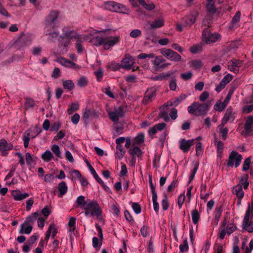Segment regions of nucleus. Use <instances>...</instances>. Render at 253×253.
Segmentation results:
<instances>
[{"instance_id":"obj_1","label":"nucleus","mask_w":253,"mask_h":253,"mask_svg":"<svg viewBox=\"0 0 253 253\" xmlns=\"http://www.w3.org/2000/svg\"><path fill=\"white\" fill-rule=\"evenodd\" d=\"M210 106L211 103L210 102L200 103L194 102L191 106L188 107L187 109L190 114H194L198 116H204L207 114Z\"/></svg>"},{"instance_id":"obj_2","label":"nucleus","mask_w":253,"mask_h":253,"mask_svg":"<svg viewBox=\"0 0 253 253\" xmlns=\"http://www.w3.org/2000/svg\"><path fill=\"white\" fill-rule=\"evenodd\" d=\"M84 209L86 216L88 215L92 217L96 216L98 219L101 217L102 211L97 202L94 201L90 202L85 205Z\"/></svg>"},{"instance_id":"obj_3","label":"nucleus","mask_w":253,"mask_h":253,"mask_svg":"<svg viewBox=\"0 0 253 253\" xmlns=\"http://www.w3.org/2000/svg\"><path fill=\"white\" fill-rule=\"evenodd\" d=\"M104 7L106 9L112 12H120L128 14L129 10L124 5L113 1H108L104 3Z\"/></svg>"},{"instance_id":"obj_4","label":"nucleus","mask_w":253,"mask_h":253,"mask_svg":"<svg viewBox=\"0 0 253 253\" xmlns=\"http://www.w3.org/2000/svg\"><path fill=\"white\" fill-rule=\"evenodd\" d=\"M242 158L241 154L235 151H232L228 158L227 166L228 167L235 166L236 168H237L240 165Z\"/></svg>"},{"instance_id":"obj_5","label":"nucleus","mask_w":253,"mask_h":253,"mask_svg":"<svg viewBox=\"0 0 253 253\" xmlns=\"http://www.w3.org/2000/svg\"><path fill=\"white\" fill-rule=\"evenodd\" d=\"M253 132V117L249 116L245 120L244 129L242 131L241 134L245 137L252 135Z\"/></svg>"},{"instance_id":"obj_6","label":"nucleus","mask_w":253,"mask_h":253,"mask_svg":"<svg viewBox=\"0 0 253 253\" xmlns=\"http://www.w3.org/2000/svg\"><path fill=\"white\" fill-rule=\"evenodd\" d=\"M161 54L169 60L177 62L181 59V56L171 49H163L161 50Z\"/></svg>"},{"instance_id":"obj_7","label":"nucleus","mask_w":253,"mask_h":253,"mask_svg":"<svg viewBox=\"0 0 253 253\" xmlns=\"http://www.w3.org/2000/svg\"><path fill=\"white\" fill-rule=\"evenodd\" d=\"M199 15V13L197 10L194 9L192 10L189 15L186 16L183 18L184 27H190L195 23L196 19Z\"/></svg>"},{"instance_id":"obj_8","label":"nucleus","mask_w":253,"mask_h":253,"mask_svg":"<svg viewBox=\"0 0 253 253\" xmlns=\"http://www.w3.org/2000/svg\"><path fill=\"white\" fill-rule=\"evenodd\" d=\"M110 119L114 122L119 121L120 117H123L124 115V111L123 107L119 106L115 108L114 111H111L108 113Z\"/></svg>"},{"instance_id":"obj_9","label":"nucleus","mask_w":253,"mask_h":253,"mask_svg":"<svg viewBox=\"0 0 253 253\" xmlns=\"http://www.w3.org/2000/svg\"><path fill=\"white\" fill-rule=\"evenodd\" d=\"M99 114V112L94 109L86 108L84 112L82 119L85 124H87L89 120L98 117Z\"/></svg>"},{"instance_id":"obj_10","label":"nucleus","mask_w":253,"mask_h":253,"mask_svg":"<svg viewBox=\"0 0 253 253\" xmlns=\"http://www.w3.org/2000/svg\"><path fill=\"white\" fill-rule=\"evenodd\" d=\"M243 65V61L238 59H232L228 62V69L235 73H238L239 68Z\"/></svg>"},{"instance_id":"obj_11","label":"nucleus","mask_w":253,"mask_h":253,"mask_svg":"<svg viewBox=\"0 0 253 253\" xmlns=\"http://www.w3.org/2000/svg\"><path fill=\"white\" fill-rule=\"evenodd\" d=\"M235 119V113L233 111L231 107H228L224 114L221 123L223 125H226L228 121L233 122Z\"/></svg>"},{"instance_id":"obj_12","label":"nucleus","mask_w":253,"mask_h":253,"mask_svg":"<svg viewBox=\"0 0 253 253\" xmlns=\"http://www.w3.org/2000/svg\"><path fill=\"white\" fill-rule=\"evenodd\" d=\"M195 143V139L186 140L185 139H181L179 140V148L184 153H187L190 149V147Z\"/></svg>"},{"instance_id":"obj_13","label":"nucleus","mask_w":253,"mask_h":253,"mask_svg":"<svg viewBox=\"0 0 253 253\" xmlns=\"http://www.w3.org/2000/svg\"><path fill=\"white\" fill-rule=\"evenodd\" d=\"M105 42L104 45V48L105 50L109 49L111 47L114 46L120 41L119 36L116 37H108L105 38Z\"/></svg>"},{"instance_id":"obj_14","label":"nucleus","mask_w":253,"mask_h":253,"mask_svg":"<svg viewBox=\"0 0 253 253\" xmlns=\"http://www.w3.org/2000/svg\"><path fill=\"white\" fill-rule=\"evenodd\" d=\"M59 12L57 10H52L47 15L45 19V26L46 27L51 26L57 19Z\"/></svg>"},{"instance_id":"obj_15","label":"nucleus","mask_w":253,"mask_h":253,"mask_svg":"<svg viewBox=\"0 0 253 253\" xmlns=\"http://www.w3.org/2000/svg\"><path fill=\"white\" fill-rule=\"evenodd\" d=\"M241 12L238 11L236 12L235 15L232 18L230 25H229L228 28L230 30H234L235 29L240 26V21L241 17Z\"/></svg>"},{"instance_id":"obj_16","label":"nucleus","mask_w":253,"mask_h":253,"mask_svg":"<svg viewBox=\"0 0 253 253\" xmlns=\"http://www.w3.org/2000/svg\"><path fill=\"white\" fill-rule=\"evenodd\" d=\"M134 63V61L132 57L129 55H126L122 61L121 66L124 69L129 70L132 68Z\"/></svg>"},{"instance_id":"obj_17","label":"nucleus","mask_w":253,"mask_h":253,"mask_svg":"<svg viewBox=\"0 0 253 253\" xmlns=\"http://www.w3.org/2000/svg\"><path fill=\"white\" fill-rule=\"evenodd\" d=\"M156 96L155 90L153 89H148L145 92V96L143 99V103L145 105L147 104L149 102H151L154 98Z\"/></svg>"},{"instance_id":"obj_18","label":"nucleus","mask_w":253,"mask_h":253,"mask_svg":"<svg viewBox=\"0 0 253 253\" xmlns=\"http://www.w3.org/2000/svg\"><path fill=\"white\" fill-rule=\"evenodd\" d=\"M12 148L13 145L11 143H8L4 139L0 140V150L2 151V155H5L6 154L5 152L12 149Z\"/></svg>"},{"instance_id":"obj_19","label":"nucleus","mask_w":253,"mask_h":253,"mask_svg":"<svg viewBox=\"0 0 253 253\" xmlns=\"http://www.w3.org/2000/svg\"><path fill=\"white\" fill-rule=\"evenodd\" d=\"M233 193L235 194L238 198L241 201L244 196V192L243 190L241 184H238L233 187ZM241 201L239 202L240 204Z\"/></svg>"},{"instance_id":"obj_20","label":"nucleus","mask_w":253,"mask_h":253,"mask_svg":"<svg viewBox=\"0 0 253 253\" xmlns=\"http://www.w3.org/2000/svg\"><path fill=\"white\" fill-rule=\"evenodd\" d=\"M11 195L13 197L14 199L17 201L22 200L29 196L28 194H22L20 191L18 190L12 191L11 192Z\"/></svg>"},{"instance_id":"obj_21","label":"nucleus","mask_w":253,"mask_h":253,"mask_svg":"<svg viewBox=\"0 0 253 253\" xmlns=\"http://www.w3.org/2000/svg\"><path fill=\"white\" fill-rule=\"evenodd\" d=\"M25 37H20L13 44V46L16 49L20 48L26 44V39Z\"/></svg>"},{"instance_id":"obj_22","label":"nucleus","mask_w":253,"mask_h":253,"mask_svg":"<svg viewBox=\"0 0 253 253\" xmlns=\"http://www.w3.org/2000/svg\"><path fill=\"white\" fill-rule=\"evenodd\" d=\"M105 41V38H102L100 36H97L90 40V42L93 45L97 46L102 44H103L104 45Z\"/></svg>"},{"instance_id":"obj_23","label":"nucleus","mask_w":253,"mask_h":253,"mask_svg":"<svg viewBox=\"0 0 253 253\" xmlns=\"http://www.w3.org/2000/svg\"><path fill=\"white\" fill-rule=\"evenodd\" d=\"M132 148H130L129 150V153L133 158L134 156H136L139 157L141 156L142 152L141 149L138 147V146H133Z\"/></svg>"},{"instance_id":"obj_24","label":"nucleus","mask_w":253,"mask_h":253,"mask_svg":"<svg viewBox=\"0 0 253 253\" xmlns=\"http://www.w3.org/2000/svg\"><path fill=\"white\" fill-rule=\"evenodd\" d=\"M225 125H223L221 123L218 126L217 128L219 130V132L221 134L222 138L223 140H225L227 137V133L228 129L227 127H224Z\"/></svg>"},{"instance_id":"obj_25","label":"nucleus","mask_w":253,"mask_h":253,"mask_svg":"<svg viewBox=\"0 0 253 253\" xmlns=\"http://www.w3.org/2000/svg\"><path fill=\"white\" fill-rule=\"evenodd\" d=\"M58 189L59 191V197H62V196L64 194H65L67 191V185L64 181H62L59 183L58 186Z\"/></svg>"},{"instance_id":"obj_26","label":"nucleus","mask_w":253,"mask_h":253,"mask_svg":"<svg viewBox=\"0 0 253 253\" xmlns=\"http://www.w3.org/2000/svg\"><path fill=\"white\" fill-rule=\"evenodd\" d=\"M144 135L143 133H140L137 135L136 137L133 140L132 142V146H138L141 143L144 142Z\"/></svg>"},{"instance_id":"obj_27","label":"nucleus","mask_w":253,"mask_h":253,"mask_svg":"<svg viewBox=\"0 0 253 253\" xmlns=\"http://www.w3.org/2000/svg\"><path fill=\"white\" fill-rule=\"evenodd\" d=\"M164 22L163 19H158L154 20L150 24V28L151 29L159 28L163 26Z\"/></svg>"},{"instance_id":"obj_28","label":"nucleus","mask_w":253,"mask_h":253,"mask_svg":"<svg viewBox=\"0 0 253 253\" xmlns=\"http://www.w3.org/2000/svg\"><path fill=\"white\" fill-rule=\"evenodd\" d=\"M116 157L120 160L122 159L126 153V151L124 149L123 146L121 145H117L116 147Z\"/></svg>"},{"instance_id":"obj_29","label":"nucleus","mask_w":253,"mask_h":253,"mask_svg":"<svg viewBox=\"0 0 253 253\" xmlns=\"http://www.w3.org/2000/svg\"><path fill=\"white\" fill-rule=\"evenodd\" d=\"M32 226L31 225H26L24 223H23L20 226V229L19 232L20 234L25 233L26 234H29L32 230Z\"/></svg>"},{"instance_id":"obj_30","label":"nucleus","mask_w":253,"mask_h":253,"mask_svg":"<svg viewBox=\"0 0 253 253\" xmlns=\"http://www.w3.org/2000/svg\"><path fill=\"white\" fill-rule=\"evenodd\" d=\"M86 163L88 167L89 168L91 173L93 174L94 178L97 180V181L99 183H102V179L99 177L98 175L96 172L95 169L93 168V167L91 166V165L89 163V162L87 161H86Z\"/></svg>"},{"instance_id":"obj_31","label":"nucleus","mask_w":253,"mask_h":253,"mask_svg":"<svg viewBox=\"0 0 253 253\" xmlns=\"http://www.w3.org/2000/svg\"><path fill=\"white\" fill-rule=\"evenodd\" d=\"M242 227L244 229L246 230L249 232H253V221H249L245 222H243Z\"/></svg>"},{"instance_id":"obj_32","label":"nucleus","mask_w":253,"mask_h":253,"mask_svg":"<svg viewBox=\"0 0 253 253\" xmlns=\"http://www.w3.org/2000/svg\"><path fill=\"white\" fill-rule=\"evenodd\" d=\"M191 216L193 223L194 224H197L200 218V213H199L197 210L195 209L192 211Z\"/></svg>"},{"instance_id":"obj_33","label":"nucleus","mask_w":253,"mask_h":253,"mask_svg":"<svg viewBox=\"0 0 253 253\" xmlns=\"http://www.w3.org/2000/svg\"><path fill=\"white\" fill-rule=\"evenodd\" d=\"M53 157V154L49 150H46L45 151L44 153H43L42 156V159L44 162H49L52 158Z\"/></svg>"},{"instance_id":"obj_34","label":"nucleus","mask_w":253,"mask_h":253,"mask_svg":"<svg viewBox=\"0 0 253 253\" xmlns=\"http://www.w3.org/2000/svg\"><path fill=\"white\" fill-rule=\"evenodd\" d=\"M63 86L64 88L69 90H72L74 88L75 85L72 81L68 80L63 82Z\"/></svg>"},{"instance_id":"obj_35","label":"nucleus","mask_w":253,"mask_h":253,"mask_svg":"<svg viewBox=\"0 0 253 253\" xmlns=\"http://www.w3.org/2000/svg\"><path fill=\"white\" fill-rule=\"evenodd\" d=\"M220 38V35L218 34H210V36H209L207 39L206 40L205 42L207 44H209L211 43H213L215 42L217 39H218Z\"/></svg>"},{"instance_id":"obj_36","label":"nucleus","mask_w":253,"mask_h":253,"mask_svg":"<svg viewBox=\"0 0 253 253\" xmlns=\"http://www.w3.org/2000/svg\"><path fill=\"white\" fill-rule=\"evenodd\" d=\"M25 108L28 110L29 108H32L36 105L35 101L31 98L26 97L25 98Z\"/></svg>"},{"instance_id":"obj_37","label":"nucleus","mask_w":253,"mask_h":253,"mask_svg":"<svg viewBox=\"0 0 253 253\" xmlns=\"http://www.w3.org/2000/svg\"><path fill=\"white\" fill-rule=\"evenodd\" d=\"M215 143L216 144V146H217V154L219 157H221V154L223 152V148H224L223 143L220 141H217L216 139H215Z\"/></svg>"},{"instance_id":"obj_38","label":"nucleus","mask_w":253,"mask_h":253,"mask_svg":"<svg viewBox=\"0 0 253 253\" xmlns=\"http://www.w3.org/2000/svg\"><path fill=\"white\" fill-rule=\"evenodd\" d=\"M225 107L226 106L223 104V103L220 100L217 101L214 105V110L219 112L222 111Z\"/></svg>"},{"instance_id":"obj_39","label":"nucleus","mask_w":253,"mask_h":253,"mask_svg":"<svg viewBox=\"0 0 253 253\" xmlns=\"http://www.w3.org/2000/svg\"><path fill=\"white\" fill-rule=\"evenodd\" d=\"M202 50V44H196L191 47L190 51L194 54H196Z\"/></svg>"},{"instance_id":"obj_40","label":"nucleus","mask_w":253,"mask_h":253,"mask_svg":"<svg viewBox=\"0 0 253 253\" xmlns=\"http://www.w3.org/2000/svg\"><path fill=\"white\" fill-rule=\"evenodd\" d=\"M51 150L57 158H61V152L58 145H53Z\"/></svg>"},{"instance_id":"obj_41","label":"nucleus","mask_w":253,"mask_h":253,"mask_svg":"<svg viewBox=\"0 0 253 253\" xmlns=\"http://www.w3.org/2000/svg\"><path fill=\"white\" fill-rule=\"evenodd\" d=\"M222 212V207H220L219 208H216L215 211V224L217 225L219 218L221 215V213Z\"/></svg>"},{"instance_id":"obj_42","label":"nucleus","mask_w":253,"mask_h":253,"mask_svg":"<svg viewBox=\"0 0 253 253\" xmlns=\"http://www.w3.org/2000/svg\"><path fill=\"white\" fill-rule=\"evenodd\" d=\"M87 84V79L84 76L80 77L77 82L78 85L81 87L86 86Z\"/></svg>"},{"instance_id":"obj_43","label":"nucleus","mask_w":253,"mask_h":253,"mask_svg":"<svg viewBox=\"0 0 253 253\" xmlns=\"http://www.w3.org/2000/svg\"><path fill=\"white\" fill-rule=\"evenodd\" d=\"M75 38L77 39V42L76 44L77 51L79 53H82L83 50V48L81 44L82 41L81 40V39L79 37V36L78 35L75 37Z\"/></svg>"},{"instance_id":"obj_44","label":"nucleus","mask_w":253,"mask_h":253,"mask_svg":"<svg viewBox=\"0 0 253 253\" xmlns=\"http://www.w3.org/2000/svg\"><path fill=\"white\" fill-rule=\"evenodd\" d=\"M253 217V211H250V210L247 209L245 215L244 217L243 221V222H245L247 221H250V219H251Z\"/></svg>"},{"instance_id":"obj_45","label":"nucleus","mask_w":253,"mask_h":253,"mask_svg":"<svg viewBox=\"0 0 253 253\" xmlns=\"http://www.w3.org/2000/svg\"><path fill=\"white\" fill-rule=\"evenodd\" d=\"M76 223V218L73 217L70 218L69 221L68 222V226L70 227L69 231L74 232L75 229V224Z\"/></svg>"},{"instance_id":"obj_46","label":"nucleus","mask_w":253,"mask_h":253,"mask_svg":"<svg viewBox=\"0 0 253 253\" xmlns=\"http://www.w3.org/2000/svg\"><path fill=\"white\" fill-rule=\"evenodd\" d=\"M207 10L208 12L211 14H213L216 12L217 9L213 4L209 2L207 4Z\"/></svg>"},{"instance_id":"obj_47","label":"nucleus","mask_w":253,"mask_h":253,"mask_svg":"<svg viewBox=\"0 0 253 253\" xmlns=\"http://www.w3.org/2000/svg\"><path fill=\"white\" fill-rule=\"evenodd\" d=\"M165 59L161 56H156L155 60L153 61V64L156 66V67L159 66L161 64L165 62Z\"/></svg>"},{"instance_id":"obj_48","label":"nucleus","mask_w":253,"mask_h":253,"mask_svg":"<svg viewBox=\"0 0 253 253\" xmlns=\"http://www.w3.org/2000/svg\"><path fill=\"white\" fill-rule=\"evenodd\" d=\"M79 109V104L78 103H72L70 107L67 110L69 115L72 114L74 111H77Z\"/></svg>"},{"instance_id":"obj_49","label":"nucleus","mask_w":253,"mask_h":253,"mask_svg":"<svg viewBox=\"0 0 253 253\" xmlns=\"http://www.w3.org/2000/svg\"><path fill=\"white\" fill-rule=\"evenodd\" d=\"M188 248L187 240L186 239L184 240L183 244L180 245L179 246L180 251L181 253L186 252L188 250Z\"/></svg>"},{"instance_id":"obj_50","label":"nucleus","mask_w":253,"mask_h":253,"mask_svg":"<svg viewBox=\"0 0 253 253\" xmlns=\"http://www.w3.org/2000/svg\"><path fill=\"white\" fill-rule=\"evenodd\" d=\"M159 117L163 118L166 122H169V118L168 116V112L167 111L161 110L159 114Z\"/></svg>"},{"instance_id":"obj_51","label":"nucleus","mask_w":253,"mask_h":253,"mask_svg":"<svg viewBox=\"0 0 253 253\" xmlns=\"http://www.w3.org/2000/svg\"><path fill=\"white\" fill-rule=\"evenodd\" d=\"M152 200L154 205V209L156 212H158L159 210V206L157 202V195H152Z\"/></svg>"},{"instance_id":"obj_52","label":"nucleus","mask_w":253,"mask_h":253,"mask_svg":"<svg viewBox=\"0 0 253 253\" xmlns=\"http://www.w3.org/2000/svg\"><path fill=\"white\" fill-rule=\"evenodd\" d=\"M187 95L185 94H181L180 96L175 98L174 101V105L177 106L179 104L182 100L186 99Z\"/></svg>"},{"instance_id":"obj_53","label":"nucleus","mask_w":253,"mask_h":253,"mask_svg":"<svg viewBox=\"0 0 253 253\" xmlns=\"http://www.w3.org/2000/svg\"><path fill=\"white\" fill-rule=\"evenodd\" d=\"M227 230V233L229 235L233 233L236 229V227L233 223L230 224L225 227Z\"/></svg>"},{"instance_id":"obj_54","label":"nucleus","mask_w":253,"mask_h":253,"mask_svg":"<svg viewBox=\"0 0 253 253\" xmlns=\"http://www.w3.org/2000/svg\"><path fill=\"white\" fill-rule=\"evenodd\" d=\"M251 164V159L250 158H248L245 159L243 167V170L244 171H247L250 168V166Z\"/></svg>"},{"instance_id":"obj_55","label":"nucleus","mask_w":253,"mask_h":253,"mask_svg":"<svg viewBox=\"0 0 253 253\" xmlns=\"http://www.w3.org/2000/svg\"><path fill=\"white\" fill-rule=\"evenodd\" d=\"M211 32L209 28H206L204 29L202 33L203 40L205 42L208 37L210 36Z\"/></svg>"},{"instance_id":"obj_56","label":"nucleus","mask_w":253,"mask_h":253,"mask_svg":"<svg viewBox=\"0 0 253 253\" xmlns=\"http://www.w3.org/2000/svg\"><path fill=\"white\" fill-rule=\"evenodd\" d=\"M192 66L196 69H200L202 66V62L200 60H195L192 62Z\"/></svg>"},{"instance_id":"obj_57","label":"nucleus","mask_w":253,"mask_h":253,"mask_svg":"<svg viewBox=\"0 0 253 253\" xmlns=\"http://www.w3.org/2000/svg\"><path fill=\"white\" fill-rule=\"evenodd\" d=\"M112 71L119 70L121 68H122L121 64L116 63H112L108 66Z\"/></svg>"},{"instance_id":"obj_58","label":"nucleus","mask_w":253,"mask_h":253,"mask_svg":"<svg viewBox=\"0 0 253 253\" xmlns=\"http://www.w3.org/2000/svg\"><path fill=\"white\" fill-rule=\"evenodd\" d=\"M141 34V31L138 29H134L130 33V36L133 38H136L140 36Z\"/></svg>"},{"instance_id":"obj_59","label":"nucleus","mask_w":253,"mask_h":253,"mask_svg":"<svg viewBox=\"0 0 253 253\" xmlns=\"http://www.w3.org/2000/svg\"><path fill=\"white\" fill-rule=\"evenodd\" d=\"M132 207L136 214L140 213L141 211V209L140 206L136 203H134L132 205Z\"/></svg>"},{"instance_id":"obj_60","label":"nucleus","mask_w":253,"mask_h":253,"mask_svg":"<svg viewBox=\"0 0 253 253\" xmlns=\"http://www.w3.org/2000/svg\"><path fill=\"white\" fill-rule=\"evenodd\" d=\"M77 202L79 205L82 206H85V205L87 204L85 201V198L83 196H79L77 200Z\"/></svg>"},{"instance_id":"obj_61","label":"nucleus","mask_w":253,"mask_h":253,"mask_svg":"<svg viewBox=\"0 0 253 253\" xmlns=\"http://www.w3.org/2000/svg\"><path fill=\"white\" fill-rule=\"evenodd\" d=\"M180 77L185 81H187L190 79L192 77V73L191 72H188L185 73L180 74Z\"/></svg>"},{"instance_id":"obj_62","label":"nucleus","mask_w":253,"mask_h":253,"mask_svg":"<svg viewBox=\"0 0 253 253\" xmlns=\"http://www.w3.org/2000/svg\"><path fill=\"white\" fill-rule=\"evenodd\" d=\"M29 136L30 133H28L23 136V140L24 141V146L25 148H27L28 147L29 142L30 141Z\"/></svg>"},{"instance_id":"obj_63","label":"nucleus","mask_w":253,"mask_h":253,"mask_svg":"<svg viewBox=\"0 0 253 253\" xmlns=\"http://www.w3.org/2000/svg\"><path fill=\"white\" fill-rule=\"evenodd\" d=\"M232 79V76L228 74L225 76L224 77L222 80L221 81L223 84H224L225 85L231 81Z\"/></svg>"},{"instance_id":"obj_64","label":"nucleus","mask_w":253,"mask_h":253,"mask_svg":"<svg viewBox=\"0 0 253 253\" xmlns=\"http://www.w3.org/2000/svg\"><path fill=\"white\" fill-rule=\"evenodd\" d=\"M209 96V93L208 91H204L199 96V99L201 101H205Z\"/></svg>"}]
</instances>
